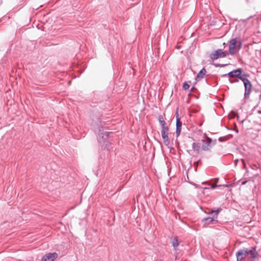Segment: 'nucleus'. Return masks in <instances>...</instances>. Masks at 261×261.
Returning <instances> with one entry per match:
<instances>
[{
	"mask_svg": "<svg viewBox=\"0 0 261 261\" xmlns=\"http://www.w3.org/2000/svg\"><path fill=\"white\" fill-rule=\"evenodd\" d=\"M232 135L230 134V135H228L227 136H224V137H219L218 138V140L220 142H224V141H225L226 140H227L228 139L232 138Z\"/></svg>",
	"mask_w": 261,
	"mask_h": 261,
	"instance_id": "18",
	"label": "nucleus"
},
{
	"mask_svg": "<svg viewBox=\"0 0 261 261\" xmlns=\"http://www.w3.org/2000/svg\"><path fill=\"white\" fill-rule=\"evenodd\" d=\"M181 121L178 120L177 122L176 123V136L177 137H178L179 136L181 133Z\"/></svg>",
	"mask_w": 261,
	"mask_h": 261,
	"instance_id": "11",
	"label": "nucleus"
},
{
	"mask_svg": "<svg viewBox=\"0 0 261 261\" xmlns=\"http://www.w3.org/2000/svg\"><path fill=\"white\" fill-rule=\"evenodd\" d=\"M242 46V42L240 39L237 40L236 38H232L229 41V52L231 55L233 56L236 51H239Z\"/></svg>",
	"mask_w": 261,
	"mask_h": 261,
	"instance_id": "2",
	"label": "nucleus"
},
{
	"mask_svg": "<svg viewBox=\"0 0 261 261\" xmlns=\"http://www.w3.org/2000/svg\"><path fill=\"white\" fill-rule=\"evenodd\" d=\"M226 128L228 129H230L229 128H228V127H226Z\"/></svg>",
	"mask_w": 261,
	"mask_h": 261,
	"instance_id": "35",
	"label": "nucleus"
},
{
	"mask_svg": "<svg viewBox=\"0 0 261 261\" xmlns=\"http://www.w3.org/2000/svg\"><path fill=\"white\" fill-rule=\"evenodd\" d=\"M252 17V16H250V17H248L246 19H244L243 20V21L244 22H246L247 20H248L249 19H250Z\"/></svg>",
	"mask_w": 261,
	"mask_h": 261,
	"instance_id": "27",
	"label": "nucleus"
},
{
	"mask_svg": "<svg viewBox=\"0 0 261 261\" xmlns=\"http://www.w3.org/2000/svg\"><path fill=\"white\" fill-rule=\"evenodd\" d=\"M238 161V159H237L236 160H234V163H235V165H237V162Z\"/></svg>",
	"mask_w": 261,
	"mask_h": 261,
	"instance_id": "29",
	"label": "nucleus"
},
{
	"mask_svg": "<svg viewBox=\"0 0 261 261\" xmlns=\"http://www.w3.org/2000/svg\"><path fill=\"white\" fill-rule=\"evenodd\" d=\"M257 112L259 114H261V110H258Z\"/></svg>",
	"mask_w": 261,
	"mask_h": 261,
	"instance_id": "31",
	"label": "nucleus"
},
{
	"mask_svg": "<svg viewBox=\"0 0 261 261\" xmlns=\"http://www.w3.org/2000/svg\"><path fill=\"white\" fill-rule=\"evenodd\" d=\"M58 256V253L56 252L48 253L43 256L41 261H54Z\"/></svg>",
	"mask_w": 261,
	"mask_h": 261,
	"instance_id": "7",
	"label": "nucleus"
},
{
	"mask_svg": "<svg viewBox=\"0 0 261 261\" xmlns=\"http://www.w3.org/2000/svg\"><path fill=\"white\" fill-rule=\"evenodd\" d=\"M206 72L205 68L204 67L202 68L197 74L195 80L198 81L203 79L205 75Z\"/></svg>",
	"mask_w": 261,
	"mask_h": 261,
	"instance_id": "9",
	"label": "nucleus"
},
{
	"mask_svg": "<svg viewBox=\"0 0 261 261\" xmlns=\"http://www.w3.org/2000/svg\"><path fill=\"white\" fill-rule=\"evenodd\" d=\"M229 82H230L231 83H234V82H233V81H231L230 80H229Z\"/></svg>",
	"mask_w": 261,
	"mask_h": 261,
	"instance_id": "33",
	"label": "nucleus"
},
{
	"mask_svg": "<svg viewBox=\"0 0 261 261\" xmlns=\"http://www.w3.org/2000/svg\"><path fill=\"white\" fill-rule=\"evenodd\" d=\"M216 220L214 217H207L204 218L202 219V222L204 223L205 224H209L213 222L214 221Z\"/></svg>",
	"mask_w": 261,
	"mask_h": 261,
	"instance_id": "13",
	"label": "nucleus"
},
{
	"mask_svg": "<svg viewBox=\"0 0 261 261\" xmlns=\"http://www.w3.org/2000/svg\"><path fill=\"white\" fill-rule=\"evenodd\" d=\"M212 65H213L216 67H223L227 66V64H218L215 63H213Z\"/></svg>",
	"mask_w": 261,
	"mask_h": 261,
	"instance_id": "21",
	"label": "nucleus"
},
{
	"mask_svg": "<svg viewBox=\"0 0 261 261\" xmlns=\"http://www.w3.org/2000/svg\"><path fill=\"white\" fill-rule=\"evenodd\" d=\"M192 147L193 149L197 153H198L200 151V146L199 145L197 144L195 142H193L192 144Z\"/></svg>",
	"mask_w": 261,
	"mask_h": 261,
	"instance_id": "15",
	"label": "nucleus"
},
{
	"mask_svg": "<svg viewBox=\"0 0 261 261\" xmlns=\"http://www.w3.org/2000/svg\"><path fill=\"white\" fill-rule=\"evenodd\" d=\"M160 122V124L161 126V127H163V126H166V122L164 121H161V122Z\"/></svg>",
	"mask_w": 261,
	"mask_h": 261,
	"instance_id": "24",
	"label": "nucleus"
},
{
	"mask_svg": "<svg viewBox=\"0 0 261 261\" xmlns=\"http://www.w3.org/2000/svg\"><path fill=\"white\" fill-rule=\"evenodd\" d=\"M253 252L250 254L251 259H250L249 261H255V259L257 258L258 256V252L256 251V247H253Z\"/></svg>",
	"mask_w": 261,
	"mask_h": 261,
	"instance_id": "14",
	"label": "nucleus"
},
{
	"mask_svg": "<svg viewBox=\"0 0 261 261\" xmlns=\"http://www.w3.org/2000/svg\"><path fill=\"white\" fill-rule=\"evenodd\" d=\"M110 148V145H108L107 143L106 144V146L104 147V148L105 149H107L108 150Z\"/></svg>",
	"mask_w": 261,
	"mask_h": 261,
	"instance_id": "26",
	"label": "nucleus"
},
{
	"mask_svg": "<svg viewBox=\"0 0 261 261\" xmlns=\"http://www.w3.org/2000/svg\"><path fill=\"white\" fill-rule=\"evenodd\" d=\"M228 55L227 50L222 51L221 49H218L212 52L210 55V58L212 61L216 60L219 58H225Z\"/></svg>",
	"mask_w": 261,
	"mask_h": 261,
	"instance_id": "4",
	"label": "nucleus"
},
{
	"mask_svg": "<svg viewBox=\"0 0 261 261\" xmlns=\"http://www.w3.org/2000/svg\"><path fill=\"white\" fill-rule=\"evenodd\" d=\"M236 255L237 257V261H242L246 256L243 253V251L240 250L237 251Z\"/></svg>",
	"mask_w": 261,
	"mask_h": 261,
	"instance_id": "10",
	"label": "nucleus"
},
{
	"mask_svg": "<svg viewBox=\"0 0 261 261\" xmlns=\"http://www.w3.org/2000/svg\"><path fill=\"white\" fill-rule=\"evenodd\" d=\"M190 88V85L187 82L184 83L182 85V89L184 90H187Z\"/></svg>",
	"mask_w": 261,
	"mask_h": 261,
	"instance_id": "19",
	"label": "nucleus"
},
{
	"mask_svg": "<svg viewBox=\"0 0 261 261\" xmlns=\"http://www.w3.org/2000/svg\"><path fill=\"white\" fill-rule=\"evenodd\" d=\"M178 108L176 110V114H175V115H176V123L177 122V120H179L180 121V117L179 116V114H178Z\"/></svg>",
	"mask_w": 261,
	"mask_h": 261,
	"instance_id": "23",
	"label": "nucleus"
},
{
	"mask_svg": "<svg viewBox=\"0 0 261 261\" xmlns=\"http://www.w3.org/2000/svg\"><path fill=\"white\" fill-rule=\"evenodd\" d=\"M223 186H224V187H228V185H223Z\"/></svg>",
	"mask_w": 261,
	"mask_h": 261,
	"instance_id": "34",
	"label": "nucleus"
},
{
	"mask_svg": "<svg viewBox=\"0 0 261 261\" xmlns=\"http://www.w3.org/2000/svg\"><path fill=\"white\" fill-rule=\"evenodd\" d=\"M172 245L174 250H176V248L179 246V243L177 237L174 238L172 240Z\"/></svg>",
	"mask_w": 261,
	"mask_h": 261,
	"instance_id": "16",
	"label": "nucleus"
},
{
	"mask_svg": "<svg viewBox=\"0 0 261 261\" xmlns=\"http://www.w3.org/2000/svg\"><path fill=\"white\" fill-rule=\"evenodd\" d=\"M233 130L234 131H235V132H236V133H239V130H238V128H234V129H233Z\"/></svg>",
	"mask_w": 261,
	"mask_h": 261,
	"instance_id": "28",
	"label": "nucleus"
},
{
	"mask_svg": "<svg viewBox=\"0 0 261 261\" xmlns=\"http://www.w3.org/2000/svg\"><path fill=\"white\" fill-rule=\"evenodd\" d=\"M246 182L247 181H243L242 184H245Z\"/></svg>",
	"mask_w": 261,
	"mask_h": 261,
	"instance_id": "32",
	"label": "nucleus"
},
{
	"mask_svg": "<svg viewBox=\"0 0 261 261\" xmlns=\"http://www.w3.org/2000/svg\"><path fill=\"white\" fill-rule=\"evenodd\" d=\"M201 141L203 142L201 146L202 149L205 151L210 150L212 147V139L211 138L207 137L206 140L202 139Z\"/></svg>",
	"mask_w": 261,
	"mask_h": 261,
	"instance_id": "6",
	"label": "nucleus"
},
{
	"mask_svg": "<svg viewBox=\"0 0 261 261\" xmlns=\"http://www.w3.org/2000/svg\"><path fill=\"white\" fill-rule=\"evenodd\" d=\"M240 250H242L244 254L246 256L247 254H250L254 250L253 247H252L251 249H248L247 248H244L243 249H240Z\"/></svg>",
	"mask_w": 261,
	"mask_h": 261,
	"instance_id": "17",
	"label": "nucleus"
},
{
	"mask_svg": "<svg viewBox=\"0 0 261 261\" xmlns=\"http://www.w3.org/2000/svg\"><path fill=\"white\" fill-rule=\"evenodd\" d=\"M158 120L159 122L164 121V119L162 115H160L158 117Z\"/></svg>",
	"mask_w": 261,
	"mask_h": 261,
	"instance_id": "25",
	"label": "nucleus"
},
{
	"mask_svg": "<svg viewBox=\"0 0 261 261\" xmlns=\"http://www.w3.org/2000/svg\"><path fill=\"white\" fill-rule=\"evenodd\" d=\"M195 89V87L194 86H193L191 89V91H192L193 90V89Z\"/></svg>",
	"mask_w": 261,
	"mask_h": 261,
	"instance_id": "30",
	"label": "nucleus"
},
{
	"mask_svg": "<svg viewBox=\"0 0 261 261\" xmlns=\"http://www.w3.org/2000/svg\"><path fill=\"white\" fill-rule=\"evenodd\" d=\"M216 141V140H215V142L214 143V144H215Z\"/></svg>",
	"mask_w": 261,
	"mask_h": 261,
	"instance_id": "36",
	"label": "nucleus"
},
{
	"mask_svg": "<svg viewBox=\"0 0 261 261\" xmlns=\"http://www.w3.org/2000/svg\"><path fill=\"white\" fill-rule=\"evenodd\" d=\"M221 185H211L210 189H214L216 187H220ZM204 189H208L210 188L205 187L204 188Z\"/></svg>",
	"mask_w": 261,
	"mask_h": 261,
	"instance_id": "22",
	"label": "nucleus"
},
{
	"mask_svg": "<svg viewBox=\"0 0 261 261\" xmlns=\"http://www.w3.org/2000/svg\"><path fill=\"white\" fill-rule=\"evenodd\" d=\"M169 127L167 126H165L162 127L161 133H168Z\"/></svg>",
	"mask_w": 261,
	"mask_h": 261,
	"instance_id": "20",
	"label": "nucleus"
},
{
	"mask_svg": "<svg viewBox=\"0 0 261 261\" xmlns=\"http://www.w3.org/2000/svg\"><path fill=\"white\" fill-rule=\"evenodd\" d=\"M222 209L221 207H219L216 210H212L209 214L213 215L212 216L215 220H216L218 218V214L222 211Z\"/></svg>",
	"mask_w": 261,
	"mask_h": 261,
	"instance_id": "12",
	"label": "nucleus"
},
{
	"mask_svg": "<svg viewBox=\"0 0 261 261\" xmlns=\"http://www.w3.org/2000/svg\"><path fill=\"white\" fill-rule=\"evenodd\" d=\"M110 132H103L102 131L101 129H99V138H98V142L100 143H105V141L108 140L110 137Z\"/></svg>",
	"mask_w": 261,
	"mask_h": 261,
	"instance_id": "5",
	"label": "nucleus"
},
{
	"mask_svg": "<svg viewBox=\"0 0 261 261\" xmlns=\"http://www.w3.org/2000/svg\"><path fill=\"white\" fill-rule=\"evenodd\" d=\"M242 71V68H238L232 70V71L229 72L227 73L223 74L222 76L226 77L228 76L230 78H237L242 81H245V79H243V77H242V76H241Z\"/></svg>",
	"mask_w": 261,
	"mask_h": 261,
	"instance_id": "3",
	"label": "nucleus"
},
{
	"mask_svg": "<svg viewBox=\"0 0 261 261\" xmlns=\"http://www.w3.org/2000/svg\"><path fill=\"white\" fill-rule=\"evenodd\" d=\"M241 76L245 79V81H242L244 84L245 91L244 94V100H247L249 99L250 97V93L252 89V85L251 82L248 80L247 77H249V74L244 71L242 69V73L241 74Z\"/></svg>",
	"mask_w": 261,
	"mask_h": 261,
	"instance_id": "1",
	"label": "nucleus"
},
{
	"mask_svg": "<svg viewBox=\"0 0 261 261\" xmlns=\"http://www.w3.org/2000/svg\"><path fill=\"white\" fill-rule=\"evenodd\" d=\"M161 136L163 140L164 144L169 148L170 140L168 137V133H161Z\"/></svg>",
	"mask_w": 261,
	"mask_h": 261,
	"instance_id": "8",
	"label": "nucleus"
},
{
	"mask_svg": "<svg viewBox=\"0 0 261 261\" xmlns=\"http://www.w3.org/2000/svg\"><path fill=\"white\" fill-rule=\"evenodd\" d=\"M236 82H239V80H236Z\"/></svg>",
	"mask_w": 261,
	"mask_h": 261,
	"instance_id": "37",
	"label": "nucleus"
}]
</instances>
